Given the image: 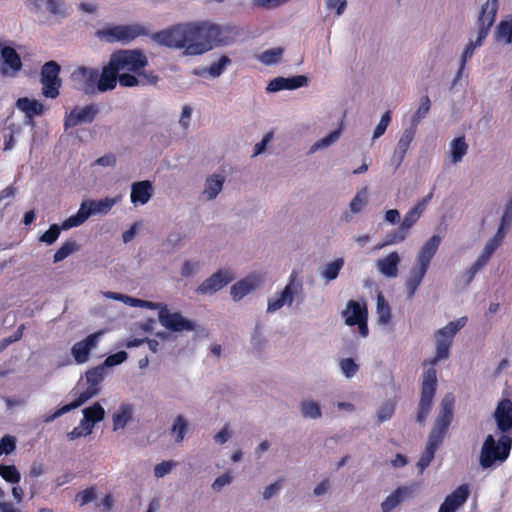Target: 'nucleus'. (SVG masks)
Instances as JSON below:
<instances>
[{"label":"nucleus","mask_w":512,"mask_h":512,"mask_svg":"<svg viewBox=\"0 0 512 512\" xmlns=\"http://www.w3.org/2000/svg\"><path fill=\"white\" fill-rule=\"evenodd\" d=\"M157 44L182 50L183 56H200L207 53L204 21H190L172 25L152 35Z\"/></svg>","instance_id":"obj_1"},{"label":"nucleus","mask_w":512,"mask_h":512,"mask_svg":"<svg viewBox=\"0 0 512 512\" xmlns=\"http://www.w3.org/2000/svg\"><path fill=\"white\" fill-rule=\"evenodd\" d=\"M441 236H431L420 248L416 255L415 266L410 270L409 277L406 281L405 287L407 290L408 299H412L421 284L430 262L436 254L441 243Z\"/></svg>","instance_id":"obj_2"},{"label":"nucleus","mask_w":512,"mask_h":512,"mask_svg":"<svg viewBox=\"0 0 512 512\" xmlns=\"http://www.w3.org/2000/svg\"><path fill=\"white\" fill-rule=\"evenodd\" d=\"M511 447L510 434L501 435L498 440L491 434L487 435L480 450L479 465L486 470L503 463L508 458Z\"/></svg>","instance_id":"obj_3"},{"label":"nucleus","mask_w":512,"mask_h":512,"mask_svg":"<svg viewBox=\"0 0 512 512\" xmlns=\"http://www.w3.org/2000/svg\"><path fill=\"white\" fill-rule=\"evenodd\" d=\"M204 32L207 52L231 45L243 34L242 28L235 24L215 23L209 20H204Z\"/></svg>","instance_id":"obj_4"},{"label":"nucleus","mask_w":512,"mask_h":512,"mask_svg":"<svg viewBox=\"0 0 512 512\" xmlns=\"http://www.w3.org/2000/svg\"><path fill=\"white\" fill-rule=\"evenodd\" d=\"M432 195V193H429L427 196L418 201L416 205L405 214L398 230L389 234L387 239L383 243L379 244L376 249H381L391 244L403 242L407 238L409 230L417 223L425 211L428 203L432 198Z\"/></svg>","instance_id":"obj_5"},{"label":"nucleus","mask_w":512,"mask_h":512,"mask_svg":"<svg viewBox=\"0 0 512 512\" xmlns=\"http://www.w3.org/2000/svg\"><path fill=\"white\" fill-rule=\"evenodd\" d=\"M454 398L446 395L441 401V410L437 416L434 426L429 434L428 446L437 450L453 418Z\"/></svg>","instance_id":"obj_6"},{"label":"nucleus","mask_w":512,"mask_h":512,"mask_svg":"<svg viewBox=\"0 0 512 512\" xmlns=\"http://www.w3.org/2000/svg\"><path fill=\"white\" fill-rule=\"evenodd\" d=\"M109 62L119 75L124 72L136 73L148 65L147 57L137 49L115 51L110 55Z\"/></svg>","instance_id":"obj_7"},{"label":"nucleus","mask_w":512,"mask_h":512,"mask_svg":"<svg viewBox=\"0 0 512 512\" xmlns=\"http://www.w3.org/2000/svg\"><path fill=\"white\" fill-rule=\"evenodd\" d=\"M467 322L465 317L456 321L449 322L445 327L438 329L435 332L436 354L431 361L432 365L437 364L439 361L449 357V350L456 333L462 329Z\"/></svg>","instance_id":"obj_8"},{"label":"nucleus","mask_w":512,"mask_h":512,"mask_svg":"<svg viewBox=\"0 0 512 512\" xmlns=\"http://www.w3.org/2000/svg\"><path fill=\"white\" fill-rule=\"evenodd\" d=\"M303 292V283L298 278V273L292 271L289 276L288 283L281 292L276 294L274 297L269 298L267 301V313H274L280 310L284 306L290 307L295 298L301 295Z\"/></svg>","instance_id":"obj_9"},{"label":"nucleus","mask_w":512,"mask_h":512,"mask_svg":"<svg viewBox=\"0 0 512 512\" xmlns=\"http://www.w3.org/2000/svg\"><path fill=\"white\" fill-rule=\"evenodd\" d=\"M144 34L146 30L139 24L109 26L96 32V36L107 43H129Z\"/></svg>","instance_id":"obj_10"},{"label":"nucleus","mask_w":512,"mask_h":512,"mask_svg":"<svg viewBox=\"0 0 512 512\" xmlns=\"http://www.w3.org/2000/svg\"><path fill=\"white\" fill-rule=\"evenodd\" d=\"M60 69V65L55 61H48L42 66L40 82L42 84V94L47 98L54 99L59 95L61 86Z\"/></svg>","instance_id":"obj_11"},{"label":"nucleus","mask_w":512,"mask_h":512,"mask_svg":"<svg viewBox=\"0 0 512 512\" xmlns=\"http://www.w3.org/2000/svg\"><path fill=\"white\" fill-rule=\"evenodd\" d=\"M342 316L348 326L358 325L359 333L362 337L368 335V311L365 305H361L354 300H349L342 312Z\"/></svg>","instance_id":"obj_12"},{"label":"nucleus","mask_w":512,"mask_h":512,"mask_svg":"<svg viewBox=\"0 0 512 512\" xmlns=\"http://www.w3.org/2000/svg\"><path fill=\"white\" fill-rule=\"evenodd\" d=\"M160 324L167 330L173 332L193 331L196 328V324L185 318L179 312H171L165 304L160 315L158 316Z\"/></svg>","instance_id":"obj_13"},{"label":"nucleus","mask_w":512,"mask_h":512,"mask_svg":"<svg viewBox=\"0 0 512 512\" xmlns=\"http://www.w3.org/2000/svg\"><path fill=\"white\" fill-rule=\"evenodd\" d=\"M1 74L15 77L22 69V61L17 51L10 45L0 42Z\"/></svg>","instance_id":"obj_14"},{"label":"nucleus","mask_w":512,"mask_h":512,"mask_svg":"<svg viewBox=\"0 0 512 512\" xmlns=\"http://www.w3.org/2000/svg\"><path fill=\"white\" fill-rule=\"evenodd\" d=\"M72 80L87 95L97 94L99 71L96 68L79 66L71 75Z\"/></svg>","instance_id":"obj_15"},{"label":"nucleus","mask_w":512,"mask_h":512,"mask_svg":"<svg viewBox=\"0 0 512 512\" xmlns=\"http://www.w3.org/2000/svg\"><path fill=\"white\" fill-rule=\"evenodd\" d=\"M234 280V275L229 270H219L205 279L197 288V293L213 295Z\"/></svg>","instance_id":"obj_16"},{"label":"nucleus","mask_w":512,"mask_h":512,"mask_svg":"<svg viewBox=\"0 0 512 512\" xmlns=\"http://www.w3.org/2000/svg\"><path fill=\"white\" fill-rule=\"evenodd\" d=\"M98 113L99 109L95 104L84 107H74L70 113L66 115L64 127L65 129H69L83 123H91Z\"/></svg>","instance_id":"obj_17"},{"label":"nucleus","mask_w":512,"mask_h":512,"mask_svg":"<svg viewBox=\"0 0 512 512\" xmlns=\"http://www.w3.org/2000/svg\"><path fill=\"white\" fill-rule=\"evenodd\" d=\"M417 484L400 486L389 494L381 503L382 512H391L405 500L412 498L418 491Z\"/></svg>","instance_id":"obj_18"},{"label":"nucleus","mask_w":512,"mask_h":512,"mask_svg":"<svg viewBox=\"0 0 512 512\" xmlns=\"http://www.w3.org/2000/svg\"><path fill=\"white\" fill-rule=\"evenodd\" d=\"M498 431L502 435L510 434L512 431V401L509 399H502L493 413Z\"/></svg>","instance_id":"obj_19"},{"label":"nucleus","mask_w":512,"mask_h":512,"mask_svg":"<svg viewBox=\"0 0 512 512\" xmlns=\"http://www.w3.org/2000/svg\"><path fill=\"white\" fill-rule=\"evenodd\" d=\"M437 385L436 369L434 367L428 368L423 376L421 398L419 408L430 410L432 401L435 395Z\"/></svg>","instance_id":"obj_20"},{"label":"nucleus","mask_w":512,"mask_h":512,"mask_svg":"<svg viewBox=\"0 0 512 512\" xmlns=\"http://www.w3.org/2000/svg\"><path fill=\"white\" fill-rule=\"evenodd\" d=\"M103 334L102 331H98L88 335L85 339L76 342L71 348V354L74 357L76 363L83 364L89 360V355L92 349H94L99 341V338Z\"/></svg>","instance_id":"obj_21"},{"label":"nucleus","mask_w":512,"mask_h":512,"mask_svg":"<svg viewBox=\"0 0 512 512\" xmlns=\"http://www.w3.org/2000/svg\"><path fill=\"white\" fill-rule=\"evenodd\" d=\"M498 11V0H486L479 11L477 18L478 32L485 35L489 34L493 26Z\"/></svg>","instance_id":"obj_22"},{"label":"nucleus","mask_w":512,"mask_h":512,"mask_svg":"<svg viewBox=\"0 0 512 512\" xmlns=\"http://www.w3.org/2000/svg\"><path fill=\"white\" fill-rule=\"evenodd\" d=\"M263 283V278L258 274H250L238 281L230 288V295L234 301H240L246 295L256 290Z\"/></svg>","instance_id":"obj_23"},{"label":"nucleus","mask_w":512,"mask_h":512,"mask_svg":"<svg viewBox=\"0 0 512 512\" xmlns=\"http://www.w3.org/2000/svg\"><path fill=\"white\" fill-rule=\"evenodd\" d=\"M469 497V487L466 484L460 485L452 493L447 495L441 504L438 512H456L464 505Z\"/></svg>","instance_id":"obj_24"},{"label":"nucleus","mask_w":512,"mask_h":512,"mask_svg":"<svg viewBox=\"0 0 512 512\" xmlns=\"http://www.w3.org/2000/svg\"><path fill=\"white\" fill-rule=\"evenodd\" d=\"M308 78L304 75H297L289 78L276 77L272 79L267 87V92L273 93L280 90H293L300 87L307 86Z\"/></svg>","instance_id":"obj_25"},{"label":"nucleus","mask_w":512,"mask_h":512,"mask_svg":"<svg viewBox=\"0 0 512 512\" xmlns=\"http://www.w3.org/2000/svg\"><path fill=\"white\" fill-rule=\"evenodd\" d=\"M118 75L119 74L116 69L111 66V63L108 61L107 64L102 67L101 73H99L97 80V93H104L115 89L118 81Z\"/></svg>","instance_id":"obj_26"},{"label":"nucleus","mask_w":512,"mask_h":512,"mask_svg":"<svg viewBox=\"0 0 512 512\" xmlns=\"http://www.w3.org/2000/svg\"><path fill=\"white\" fill-rule=\"evenodd\" d=\"M401 262V256L398 252L394 251L386 257L380 258L376 261L378 271L386 278H396L398 276V266Z\"/></svg>","instance_id":"obj_27"},{"label":"nucleus","mask_w":512,"mask_h":512,"mask_svg":"<svg viewBox=\"0 0 512 512\" xmlns=\"http://www.w3.org/2000/svg\"><path fill=\"white\" fill-rule=\"evenodd\" d=\"M82 426L86 429V433H92L96 423L102 421L105 417V409L99 402L86 407L82 410Z\"/></svg>","instance_id":"obj_28"},{"label":"nucleus","mask_w":512,"mask_h":512,"mask_svg":"<svg viewBox=\"0 0 512 512\" xmlns=\"http://www.w3.org/2000/svg\"><path fill=\"white\" fill-rule=\"evenodd\" d=\"M153 195L152 183L148 180L134 182L131 186V202L134 205L146 204Z\"/></svg>","instance_id":"obj_29"},{"label":"nucleus","mask_w":512,"mask_h":512,"mask_svg":"<svg viewBox=\"0 0 512 512\" xmlns=\"http://www.w3.org/2000/svg\"><path fill=\"white\" fill-rule=\"evenodd\" d=\"M224 182L225 178L220 174L209 175L205 179L204 188L201 192L203 199L206 201L214 200L222 191Z\"/></svg>","instance_id":"obj_30"},{"label":"nucleus","mask_w":512,"mask_h":512,"mask_svg":"<svg viewBox=\"0 0 512 512\" xmlns=\"http://www.w3.org/2000/svg\"><path fill=\"white\" fill-rule=\"evenodd\" d=\"M469 149L464 136L452 139L448 146L447 156L452 165L462 162Z\"/></svg>","instance_id":"obj_31"},{"label":"nucleus","mask_w":512,"mask_h":512,"mask_svg":"<svg viewBox=\"0 0 512 512\" xmlns=\"http://www.w3.org/2000/svg\"><path fill=\"white\" fill-rule=\"evenodd\" d=\"M121 200L120 196H116L114 198H105L101 200H84L82 202L83 206L87 213H89V217L94 214H107L112 207Z\"/></svg>","instance_id":"obj_32"},{"label":"nucleus","mask_w":512,"mask_h":512,"mask_svg":"<svg viewBox=\"0 0 512 512\" xmlns=\"http://www.w3.org/2000/svg\"><path fill=\"white\" fill-rule=\"evenodd\" d=\"M415 132L416 128L412 125L403 131L394 151V156L397 158V167L402 164L404 157L414 139Z\"/></svg>","instance_id":"obj_33"},{"label":"nucleus","mask_w":512,"mask_h":512,"mask_svg":"<svg viewBox=\"0 0 512 512\" xmlns=\"http://www.w3.org/2000/svg\"><path fill=\"white\" fill-rule=\"evenodd\" d=\"M133 406L131 404H121L112 415L113 431L121 430L132 420Z\"/></svg>","instance_id":"obj_34"},{"label":"nucleus","mask_w":512,"mask_h":512,"mask_svg":"<svg viewBox=\"0 0 512 512\" xmlns=\"http://www.w3.org/2000/svg\"><path fill=\"white\" fill-rule=\"evenodd\" d=\"M299 411L303 419L318 420L322 417V409L314 399L306 398L299 403Z\"/></svg>","instance_id":"obj_35"},{"label":"nucleus","mask_w":512,"mask_h":512,"mask_svg":"<svg viewBox=\"0 0 512 512\" xmlns=\"http://www.w3.org/2000/svg\"><path fill=\"white\" fill-rule=\"evenodd\" d=\"M342 129H343V126H342V124H340L338 129L330 132L327 136L314 142L310 146V148L308 150V154H314L320 150L327 149L330 146L334 145L340 139Z\"/></svg>","instance_id":"obj_36"},{"label":"nucleus","mask_w":512,"mask_h":512,"mask_svg":"<svg viewBox=\"0 0 512 512\" xmlns=\"http://www.w3.org/2000/svg\"><path fill=\"white\" fill-rule=\"evenodd\" d=\"M17 108L23 111L31 119L33 116L41 115L44 111V105L27 97L19 98L16 102Z\"/></svg>","instance_id":"obj_37"},{"label":"nucleus","mask_w":512,"mask_h":512,"mask_svg":"<svg viewBox=\"0 0 512 512\" xmlns=\"http://www.w3.org/2000/svg\"><path fill=\"white\" fill-rule=\"evenodd\" d=\"M46 11L55 17L62 20L70 15V6L64 0H45Z\"/></svg>","instance_id":"obj_38"},{"label":"nucleus","mask_w":512,"mask_h":512,"mask_svg":"<svg viewBox=\"0 0 512 512\" xmlns=\"http://www.w3.org/2000/svg\"><path fill=\"white\" fill-rule=\"evenodd\" d=\"M189 429V422L183 415H177L171 426V436L176 444H180L184 441L185 435Z\"/></svg>","instance_id":"obj_39"},{"label":"nucleus","mask_w":512,"mask_h":512,"mask_svg":"<svg viewBox=\"0 0 512 512\" xmlns=\"http://www.w3.org/2000/svg\"><path fill=\"white\" fill-rule=\"evenodd\" d=\"M283 53L282 47H274L260 53L257 59L264 65H275L282 61Z\"/></svg>","instance_id":"obj_40"},{"label":"nucleus","mask_w":512,"mask_h":512,"mask_svg":"<svg viewBox=\"0 0 512 512\" xmlns=\"http://www.w3.org/2000/svg\"><path fill=\"white\" fill-rule=\"evenodd\" d=\"M495 37L498 41H504L506 44L512 43V16L502 20L496 27Z\"/></svg>","instance_id":"obj_41"},{"label":"nucleus","mask_w":512,"mask_h":512,"mask_svg":"<svg viewBox=\"0 0 512 512\" xmlns=\"http://www.w3.org/2000/svg\"><path fill=\"white\" fill-rule=\"evenodd\" d=\"M368 204V189L361 188L349 203V210L353 214L361 213Z\"/></svg>","instance_id":"obj_42"},{"label":"nucleus","mask_w":512,"mask_h":512,"mask_svg":"<svg viewBox=\"0 0 512 512\" xmlns=\"http://www.w3.org/2000/svg\"><path fill=\"white\" fill-rule=\"evenodd\" d=\"M344 265L343 258H337L334 261H331L325 264L321 270V276L327 281H333L338 277L340 270Z\"/></svg>","instance_id":"obj_43"},{"label":"nucleus","mask_w":512,"mask_h":512,"mask_svg":"<svg viewBox=\"0 0 512 512\" xmlns=\"http://www.w3.org/2000/svg\"><path fill=\"white\" fill-rule=\"evenodd\" d=\"M431 108V101L428 95H424L420 98L419 106L411 117V125L417 128L418 124L423 120L429 113Z\"/></svg>","instance_id":"obj_44"},{"label":"nucleus","mask_w":512,"mask_h":512,"mask_svg":"<svg viewBox=\"0 0 512 512\" xmlns=\"http://www.w3.org/2000/svg\"><path fill=\"white\" fill-rule=\"evenodd\" d=\"M488 35H485L481 32L477 31V36L475 39H470L469 42L466 44V47L461 55L460 62L462 63V66H465L467 61L472 57L474 54V51L477 47H480L484 41V39Z\"/></svg>","instance_id":"obj_45"},{"label":"nucleus","mask_w":512,"mask_h":512,"mask_svg":"<svg viewBox=\"0 0 512 512\" xmlns=\"http://www.w3.org/2000/svg\"><path fill=\"white\" fill-rule=\"evenodd\" d=\"M376 313L378 316V322L381 325H387L390 322L391 308L381 293L377 296Z\"/></svg>","instance_id":"obj_46"},{"label":"nucleus","mask_w":512,"mask_h":512,"mask_svg":"<svg viewBox=\"0 0 512 512\" xmlns=\"http://www.w3.org/2000/svg\"><path fill=\"white\" fill-rule=\"evenodd\" d=\"M89 218V213H87L85 206L81 203L78 212L67 218L62 224L61 228L63 230H68L73 227H78L82 225Z\"/></svg>","instance_id":"obj_47"},{"label":"nucleus","mask_w":512,"mask_h":512,"mask_svg":"<svg viewBox=\"0 0 512 512\" xmlns=\"http://www.w3.org/2000/svg\"><path fill=\"white\" fill-rule=\"evenodd\" d=\"M504 238V233H496L493 238H491L484 246L479 255V258L488 262L492 254L495 250L500 246L502 239Z\"/></svg>","instance_id":"obj_48"},{"label":"nucleus","mask_w":512,"mask_h":512,"mask_svg":"<svg viewBox=\"0 0 512 512\" xmlns=\"http://www.w3.org/2000/svg\"><path fill=\"white\" fill-rule=\"evenodd\" d=\"M105 376V368L99 365L95 368L88 370L85 374L88 387L98 388V385L103 381Z\"/></svg>","instance_id":"obj_49"},{"label":"nucleus","mask_w":512,"mask_h":512,"mask_svg":"<svg viewBox=\"0 0 512 512\" xmlns=\"http://www.w3.org/2000/svg\"><path fill=\"white\" fill-rule=\"evenodd\" d=\"M78 250V245L75 241H67L62 244V246L56 251L53 256V262L58 263L74 252Z\"/></svg>","instance_id":"obj_50"},{"label":"nucleus","mask_w":512,"mask_h":512,"mask_svg":"<svg viewBox=\"0 0 512 512\" xmlns=\"http://www.w3.org/2000/svg\"><path fill=\"white\" fill-rule=\"evenodd\" d=\"M178 463L174 460H165L156 464L153 468V475L155 478L160 479L170 474Z\"/></svg>","instance_id":"obj_51"},{"label":"nucleus","mask_w":512,"mask_h":512,"mask_svg":"<svg viewBox=\"0 0 512 512\" xmlns=\"http://www.w3.org/2000/svg\"><path fill=\"white\" fill-rule=\"evenodd\" d=\"M339 367L341 372L348 379L353 378L359 370V365L352 358L341 359L339 362Z\"/></svg>","instance_id":"obj_52"},{"label":"nucleus","mask_w":512,"mask_h":512,"mask_svg":"<svg viewBox=\"0 0 512 512\" xmlns=\"http://www.w3.org/2000/svg\"><path fill=\"white\" fill-rule=\"evenodd\" d=\"M0 475L10 483H18L21 479L20 472L14 465H0Z\"/></svg>","instance_id":"obj_53"},{"label":"nucleus","mask_w":512,"mask_h":512,"mask_svg":"<svg viewBox=\"0 0 512 512\" xmlns=\"http://www.w3.org/2000/svg\"><path fill=\"white\" fill-rule=\"evenodd\" d=\"M129 306L158 310V316H159L160 311L163 310L165 304L161 303V302H151V301H147V300L137 299V298H133L130 296Z\"/></svg>","instance_id":"obj_54"},{"label":"nucleus","mask_w":512,"mask_h":512,"mask_svg":"<svg viewBox=\"0 0 512 512\" xmlns=\"http://www.w3.org/2000/svg\"><path fill=\"white\" fill-rule=\"evenodd\" d=\"M230 63V58H228L225 55L221 56V58L218 61L210 65L208 69L209 75L213 78L219 77L223 73L227 65H229Z\"/></svg>","instance_id":"obj_55"},{"label":"nucleus","mask_w":512,"mask_h":512,"mask_svg":"<svg viewBox=\"0 0 512 512\" xmlns=\"http://www.w3.org/2000/svg\"><path fill=\"white\" fill-rule=\"evenodd\" d=\"M267 344V339L262 331V328L260 325H256L251 337V345L254 349L260 351L262 350Z\"/></svg>","instance_id":"obj_56"},{"label":"nucleus","mask_w":512,"mask_h":512,"mask_svg":"<svg viewBox=\"0 0 512 512\" xmlns=\"http://www.w3.org/2000/svg\"><path fill=\"white\" fill-rule=\"evenodd\" d=\"M512 223V199L509 200L505 206L504 213L501 217L500 225L496 233H504Z\"/></svg>","instance_id":"obj_57"},{"label":"nucleus","mask_w":512,"mask_h":512,"mask_svg":"<svg viewBox=\"0 0 512 512\" xmlns=\"http://www.w3.org/2000/svg\"><path fill=\"white\" fill-rule=\"evenodd\" d=\"M61 230H63L61 226L53 224L50 226L49 230L40 236L39 240L47 245H51L58 239Z\"/></svg>","instance_id":"obj_58"},{"label":"nucleus","mask_w":512,"mask_h":512,"mask_svg":"<svg viewBox=\"0 0 512 512\" xmlns=\"http://www.w3.org/2000/svg\"><path fill=\"white\" fill-rule=\"evenodd\" d=\"M233 476L231 472H225L222 475L218 476L213 483L211 484V488L215 492H220L225 486L230 485L232 483Z\"/></svg>","instance_id":"obj_59"},{"label":"nucleus","mask_w":512,"mask_h":512,"mask_svg":"<svg viewBox=\"0 0 512 512\" xmlns=\"http://www.w3.org/2000/svg\"><path fill=\"white\" fill-rule=\"evenodd\" d=\"M435 451L436 449L426 445L424 452L417 462V467L419 468L420 473H422L424 469L431 463L434 458Z\"/></svg>","instance_id":"obj_60"},{"label":"nucleus","mask_w":512,"mask_h":512,"mask_svg":"<svg viewBox=\"0 0 512 512\" xmlns=\"http://www.w3.org/2000/svg\"><path fill=\"white\" fill-rule=\"evenodd\" d=\"M390 122H391L390 111H387V112H385L382 115V117L380 119V122L378 123V125L374 129L372 139L376 140L379 137H381L385 133V131H386V129H387V127H388Z\"/></svg>","instance_id":"obj_61"},{"label":"nucleus","mask_w":512,"mask_h":512,"mask_svg":"<svg viewBox=\"0 0 512 512\" xmlns=\"http://www.w3.org/2000/svg\"><path fill=\"white\" fill-rule=\"evenodd\" d=\"M16 448V439L14 436L5 435L2 437L0 441V455L2 454H10Z\"/></svg>","instance_id":"obj_62"},{"label":"nucleus","mask_w":512,"mask_h":512,"mask_svg":"<svg viewBox=\"0 0 512 512\" xmlns=\"http://www.w3.org/2000/svg\"><path fill=\"white\" fill-rule=\"evenodd\" d=\"M118 81L122 87H135L139 86L141 81L138 79V75H132L131 72H124L118 75Z\"/></svg>","instance_id":"obj_63"},{"label":"nucleus","mask_w":512,"mask_h":512,"mask_svg":"<svg viewBox=\"0 0 512 512\" xmlns=\"http://www.w3.org/2000/svg\"><path fill=\"white\" fill-rule=\"evenodd\" d=\"M96 490L94 487H90L88 489H85L83 491H80L76 495V500L79 501L80 506H84L96 499Z\"/></svg>","instance_id":"obj_64"}]
</instances>
